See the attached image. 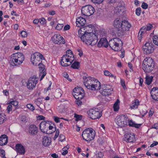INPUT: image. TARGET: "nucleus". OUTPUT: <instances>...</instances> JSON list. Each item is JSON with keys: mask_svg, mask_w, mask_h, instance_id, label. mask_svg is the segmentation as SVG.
<instances>
[{"mask_svg": "<svg viewBox=\"0 0 158 158\" xmlns=\"http://www.w3.org/2000/svg\"><path fill=\"white\" fill-rule=\"evenodd\" d=\"M5 116H6V115H3L0 114V124L3 123L5 120L6 119V118Z\"/></svg>", "mask_w": 158, "mask_h": 158, "instance_id": "nucleus-43", "label": "nucleus"}, {"mask_svg": "<svg viewBox=\"0 0 158 158\" xmlns=\"http://www.w3.org/2000/svg\"><path fill=\"white\" fill-rule=\"evenodd\" d=\"M42 142L43 145L44 146H48L51 142V139L45 136L42 139Z\"/></svg>", "mask_w": 158, "mask_h": 158, "instance_id": "nucleus-25", "label": "nucleus"}, {"mask_svg": "<svg viewBox=\"0 0 158 158\" xmlns=\"http://www.w3.org/2000/svg\"><path fill=\"white\" fill-rule=\"evenodd\" d=\"M81 11L82 14L84 15L89 16L94 13L95 10L92 6L88 5L82 7Z\"/></svg>", "mask_w": 158, "mask_h": 158, "instance_id": "nucleus-8", "label": "nucleus"}, {"mask_svg": "<svg viewBox=\"0 0 158 158\" xmlns=\"http://www.w3.org/2000/svg\"><path fill=\"white\" fill-rule=\"evenodd\" d=\"M51 40L54 43L56 44H64L65 43L63 38L59 34H55L52 37Z\"/></svg>", "mask_w": 158, "mask_h": 158, "instance_id": "nucleus-12", "label": "nucleus"}, {"mask_svg": "<svg viewBox=\"0 0 158 158\" xmlns=\"http://www.w3.org/2000/svg\"><path fill=\"white\" fill-rule=\"evenodd\" d=\"M17 152L20 154H24L25 153V149L24 147L20 144H17L15 146Z\"/></svg>", "mask_w": 158, "mask_h": 158, "instance_id": "nucleus-23", "label": "nucleus"}, {"mask_svg": "<svg viewBox=\"0 0 158 158\" xmlns=\"http://www.w3.org/2000/svg\"><path fill=\"white\" fill-rule=\"evenodd\" d=\"M108 42L105 38H101L98 44V46L99 47H104L107 48L108 47Z\"/></svg>", "mask_w": 158, "mask_h": 158, "instance_id": "nucleus-20", "label": "nucleus"}, {"mask_svg": "<svg viewBox=\"0 0 158 158\" xmlns=\"http://www.w3.org/2000/svg\"><path fill=\"white\" fill-rule=\"evenodd\" d=\"M141 11V9L140 7L137 8L135 11L136 14L137 16H139L140 15V13Z\"/></svg>", "mask_w": 158, "mask_h": 158, "instance_id": "nucleus-46", "label": "nucleus"}, {"mask_svg": "<svg viewBox=\"0 0 158 158\" xmlns=\"http://www.w3.org/2000/svg\"><path fill=\"white\" fill-rule=\"evenodd\" d=\"M120 83H121V85L123 87V89H126V86L125 84V81L123 79H120Z\"/></svg>", "mask_w": 158, "mask_h": 158, "instance_id": "nucleus-47", "label": "nucleus"}, {"mask_svg": "<svg viewBox=\"0 0 158 158\" xmlns=\"http://www.w3.org/2000/svg\"><path fill=\"white\" fill-rule=\"evenodd\" d=\"M8 142V137L6 135H3L0 137V145H6Z\"/></svg>", "mask_w": 158, "mask_h": 158, "instance_id": "nucleus-26", "label": "nucleus"}, {"mask_svg": "<svg viewBox=\"0 0 158 158\" xmlns=\"http://www.w3.org/2000/svg\"><path fill=\"white\" fill-rule=\"evenodd\" d=\"M40 23L43 24H45L46 23V21L44 18H42L40 19Z\"/></svg>", "mask_w": 158, "mask_h": 158, "instance_id": "nucleus-57", "label": "nucleus"}, {"mask_svg": "<svg viewBox=\"0 0 158 158\" xmlns=\"http://www.w3.org/2000/svg\"><path fill=\"white\" fill-rule=\"evenodd\" d=\"M129 120L127 115L121 114L116 116L115 121L118 126L122 127L127 125Z\"/></svg>", "mask_w": 158, "mask_h": 158, "instance_id": "nucleus-4", "label": "nucleus"}, {"mask_svg": "<svg viewBox=\"0 0 158 158\" xmlns=\"http://www.w3.org/2000/svg\"><path fill=\"white\" fill-rule=\"evenodd\" d=\"M120 101L118 99H117L113 105V108L114 110L115 111H117L119 109V104Z\"/></svg>", "mask_w": 158, "mask_h": 158, "instance_id": "nucleus-36", "label": "nucleus"}, {"mask_svg": "<svg viewBox=\"0 0 158 158\" xmlns=\"http://www.w3.org/2000/svg\"><path fill=\"white\" fill-rule=\"evenodd\" d=\"M135 135L133 133H126L124 135L123 140L128 142H133L135 140Z\"/></svg>", "mask_w": 158, "mask_h": 158, "instance_id": "nucleus-15", "label": "nucleus"}, {"mask_svg": "<svg viewBox=\"0 0 158 158\" xmlns=\"http://www.w3.org/2000/svg\"><path fill=\"white\" fill-rule=\"evenodd\" d=\"M64 56H66L67 58H68L69 59V61H73L74 59V56H72V55H69L68 54H66Z\"/></svg>", "mask_w": 158, "mask_h": 158, "instance_id": "nucleus-51", "label": "nucleus"}, {"mask_svg": "<svg viewBox=\"0 0 158 158\" xmlns=\"http://www.w3.org/2000/svg\"><path fill=\"white\" fill-rule=\"evenodd\" d=\"M121 29H123L125 31H128L131 27V25L130 23L127 21H123L122 22Z\"/></svg>", "mask_w": 158, "mask_h": 158, "instance_id": "nucleus-24", "label": "nucleus"}, {"mask_svg": "<svg viewBox=\"0 0 158 158\" xmlns=\"http://www.w3.org/2000/svg\"><path fill=\"white\" fill-rule=\"evenodd\" d=\"M12 106L11 105L9 104L8 105L7 108V113H9L12 110Z\"/></svg>", "mask_w": 158, "mask_h": 158, "instance_id": "nucleus-56", "label": "nucleus"}, {"mask_svg": "<svg viewBox=\"0 0 158 158\" xmlns=\"http://www.w3.org/2000/svg\"><path fill=\"white\" fill-rule=\"evenodd\" d=\"M67 57V56H66L64 55L61 58V60L60 61V64L62 66L64 67H67L68 66H69L71 64V61H70V62H69V64L68 63H65V62H69V59Z\"/></svg>", "mask_w": 158, "mask_h": 158, "instance_id": "nucleus-22", "label": "nucleus"}, {"mask_svg": "<svg viewBox=\"0 0 158 158\" xmlns=\"http://www.w3.org/2000/svg\"><path fill=\"white\" fill-rule=\"evenodd\" d=\"M144 33H141L139 32V33L138 34V38L139 40L140 41L142 39V34Z\"/></svg>", "mask_w": 158, "mask_h": 158, "instance_id": "nucleus-62", "label": "nucleus"}, {"mask_svg": "<svg viewBox=\"0 0 158 158\" xmlns=\"http://www.w3.org/2000/svg\"><path fill=\"white\" fill-rule=\"evenodd\" d=\"M95 135V131L91 128L85 129L83 131L82 134L83 139L86 141H90L93 140Z\"/></svg>", "mask_w": 158, "mask_h": 158, "instance_id": "nucleus-2", "label": "nucleus"}, {"mask_svg": "<svg viewBox=\"0 0 158 158\" xmlns=\"http://www.w3.org/2000/svg\"><path fill=\"white\" fill-rule=\"evenodd\" d=\"M48 121H43L40 124V127L42 132L48 134V130L49 126Z\"/></svg>", "mask_w": 158, "mask_h": 158, "instance_id": "nucleus-14", "label": "nucleus"}, {"mask_svg": "<svg viewBox=\"0 0 158 158\" xmlns=\"http://www.w3.org/2000/svg\"><path fill=\"white\" fill-rule=\"evenodd\" d=\"M153 41L154 43L156 45L158 46V36L155 35L153 36Z\"/></svg>", "mask_w": 158, "mask_h": 158, "instance_id": "nucleus-41", "label": "nucleus"}, {"mask_svg": "<svg viewBox=\"0 0 158 158\" xmlns=\"http://www.w3.org/2000/svg\"><path fill=\"white\" fill-rule=\"evenodd\" d=\"M84 40L83 39V42L89 45L94 46L98 42V39L97 36L95 33H90L87 34Z\"/></svg>", "mask_w": 158, "mask_h": 158, "instance_id": "nucleus-3", "label": "nucleus"}, {"mask_svg": "<svg viewBox=\"0 0 158 158\" xmlns=\"http://www.w3.org/2000/svg\"><path fill=\"white\" fill-rule=\"evenodd\" d=\"M83 79L84 80L83 83L85 87L88 89H90L91 85L95 81L94 78L85 76L83 77Z\"/></svg>", "mask_w": 158, "mask_h": 158, "instance_id": "nucleus-11", "label": "nucleus"}, {"mask_svg": "<svg viewBox=\"0 0 158 158\" xmlns=\"http://www.w3.org/2000/svg\"><path fill=\"white\" fill-rule=\"evenodd\" d=\"M153 79L152 76H146V83L148 85H149L151 83Z\"/></svg>", "mask_w": 158, "mask_h": 158, "instance_id": "nucleus-37", "label": "nucleus"}, {"mask_svg": "<svg viewBox=\"0 0 158 158\" xmlns=\"http://www.w3.org/2000/svg\"><path fill=\"white\" fill-rule=\"evenodd\" d=\"M38 79L35 76L30 77L27 83V87L29 90H32L34 88L37 84Z\"/></svg>", "mask_w": 158, "mask_h": 158, "instance_id": "nucleus-10", "label": "nucleus"}, {"mask_svg": "<svg viewBox=\"0 0 158 158\" xmlns=\"http://www.w3.org/2000/svg\"><path fill=\"white\" fill-rule=\"evenodd\" d=\"M154 45L151 42H147L143 47V53L145 54H150L154 51Z\"/></svg>", "mask_w": 158, "mask_h": 158, "instance_id": "nucleus-9", "label": "nucleus"}, {"mask_svg": "<svg viewBox=\"0 0 158 158\" xmlns=\"http://www.w3.org/2000/svg\"><path fill=\"white\" fill-rule=\"evenodd\" d=\"M141 114H142V116L143 117L147 113L148 111L145 110H142L140 111Z\"/></svg>", "mask_w": 158, "mask_h": 158, "instance_id": "nucleus-61", "label": "nucleus"}, {"mask_svg": "<svg viewBox=\"0 0 158 158\" xmlns=\"http://www.w3.org/2000/svg\"><path fill=\"white\" fill-rule=\"evenodd\" d=\"M9 104H11V105H13L14 106H16L18 105V102L16 101H10Z\"/></svg>", "mask_w": 158, "mask_h": 158, "instance_id": "nucleus-50", "label": "nucleus"}, {"mask_svg": "<svg viewBox=\"0 0 158 158\" xmlns=\"http://www.w3.org/2000/svg\"><path fill=\"white\" fill-rule=\"evenodd\" d=\"M41 73L42 74V75L40 77V81H41L46 75V73L45 72V70H43V72H41Z\"/></svg>", "mask_w": 158, "mask_h": 158, "instance_id": "nucleus-59", "label": "nucleus"}, {"mask_svg": "<svg viewBox=\"0 0 158 158\" xmlns=\"http://www.w3.org/2000/svg\"><path fill=\"white\" fill-rule=\"evenodd\" d=\"M63 77L67 79L69 81H72V80L70 78H69V75L66 72H64L63 73Z\"/></svg>", "mask_w": 158, "mask_h": 158, "instance_id": "nucleus-53", "label": "nucleus"}, {"mask_svg": "<svg viewBox=\"0 0 158 158\" xmlns=\"http://www.w3.org/2000/svg\"><path fill=\"white\" fill-rule=\"evenodd\" d=\"M41 102L42 100L40 98H38L35 100V102L37 106L40 105L41 103Z\"/></svg>", "mask_w": 158, "mask_h": 158, "instance_id": "nucleus-52", "label": "nucleus"}, {"mask_svg": "<svg viewBox=\"0 0 158 158\" xmlns=\"http://www.w3.org/2000/svg\"><path fill=\"white\" fill-rule=\"evenodd\" d=\"M139 105V101L138 99H136L135 102L133 103L130 106V108L131 109H136L138 108Z\"/></svg>", "mask_w": 158, "mask_h": 158, "instance_id": "nucleus-35", "label": "nucleus"}, {"mask_svg": "<svg viewBox=\"0 0 158 158\" xmlns=\"http://www.w3.org/2000/svg\"><path fill=\"white\" fill-rule=\"evenodd\" d=\"M152 25L151 24H149L148 26H145L143 27L139 30V33H145L147 31H149L151 29L152 27Z\"/></svg>", "mask_w": 158, "mask_h": 158, "instance_id": "nucleus-29", "label": "nucleus"}, {"mask_svg": "<svg viewBox=\"0 0 158 158\" xmlns=\"http://www.w3.org/2000/svg\"><path fill=\"white\" fill-rule=\"evenodd\" d=\"M142 66L145 72L150 73L154 69L155 62L151 58H146L143 62Z\"/></svg>", "mask_w": 158, "mask_h": 158, "instance_id": "nucleus-1", "label": "nucleus"}, {"mask_svg": "<svg viewBox=\"0 0 158 158\" xmlns=\"http://www.w3.org/2000/svg\"><path fill=\"white\" fill-rule=\"evenodd\" d=\"M83 28L84 30H85V33H86L87 34L94 33L93 32V30L94 29V27L91 25L85 26L83 27Z\"/></svg>", "mask_w": 158, "mask_h": 158, "instance_id": "nucleus-27", "label": "nucleus"}, {"mask_svg": "<svg viewBox=\"0 0 158 158\" xmlns=\"http://www.w3.org/2000/svg\"><path fill=\"white\" fill-rule=\"evenodd\" d=\"M65 139L64 136L63 134H60V135L59 141L62 142Z\"/></svg>", "mask_w": 158, "mask_h": 158, "instance_id": "nucleus-60", "label": "nucleus"}, {"mask_svg": "<svg viewBox=\"0 0 158 158\" xmlns=\"http://www.w3.org/2000/svg\"><path fill=\"white\" fill-rule=\"evenodd\" d=\"M38 127L35 125L31 124L29 126L28 128V132L31 135H36L38 132Z\"/></svg>", "mask_w": 158, "mask_h": 158, "instance_id": "nucleus-16", "label": "nucleus"}, {"mask_svg": "<svg viewBox=\"0 0 158 158\" xmlns=\"http://www.w3.org/2000/svg\"><path fill=\"white\" fill-rule=\"evenodd\" d=\"M87 113L89 117L92 119L99 118L102 116L100 110L98 108L90 109Z\"/></svg>", "mask_w": 158, "mask_h": 158, "instance_id": "nucleus-7", "label": "nucleus"}, {"mask_svg": "<svg viewBox=\"0 0 158 158\" xmlns=\"http://www.w3.org/2000/svg\"><path fill=\"white\" fill-rule=\"evenodd\" d=\"M63 26L64 25L63 24H58L57 25L56 28L58 30H60L62 29Z\"/></svg>", "mask_w": 158, "mask_h": 158, "instance_id": "nucleus-48", "label": "nucleus"}, {"mask_svg": "<svg viewBox=\"0 0 158 158\" xmlns=\"http://www.w3.org/2000/svg\"><path fill=\"white\" fill-rule=\"evenodd\" d=\"M104 74L106 76H108L112 77H114L115 79L116 78V76H114L113 74H111L109 71L108 70H105L104 71Z\"/></svg>", "mask_w": 158, "mask_h": 158, "instance_id": "nucleus-39", "label": "nucleus"}, {"mask_svg": "<svg viewBox=\"0 0 158 158\" xmlns=\"http://www.w3.org/2000/svg\"><path fill=\"white\" fill-rule=\"evenodd\" d=\"M86 21L85 19L82 17H80L76 19V27H81L83 26L86 23Z\"/></svg>", "mask_w": 158, "mask_h": 158, "instance_id": "nucleus-18", "label": "nucleus"}, {"mask_svg": "<svg viewBox=\"0 0 158 158\" xmlns=\"http://www.w3.org/2000/svg\"><path fill=\"white\" fill-rule=\"evenodd\" d=\"M84 91L83 89L81 87L75 88L73 90V95L74 97V96L78 95L80 93H81V92H84Z\"/></svg>", "mask_w": 158, "mask_h": 158, "instance_id": "nucleus-30", "label": "nucleus"}, {"mask_svg": "<svg viewBox=\"0 0 158 158\" xmlns=\"http://www.w3.org/2000/svg\"><path fill=\"white\" fill-rule=\"evenodd\" d=\"M109 45L111 48L115 51L120 50L119 45H123L122 41L119 38H114L110 40Z\"/></svg>", "mask_w": 158, "mask_h": 158, "instance_id": "nucleus-5", "label": "nucleus"}, {"mask_svg": "<svg viewBox=\"0 0 158 158\" xmlns=\"http://www.w3.org/2000/svg\"><path fill=\"white\" fill-rule=\"evenodd\" d=\"M142 7L144 9H146L148 8V5L146 3L143 2L142 4Z\"/></svg>", "mask_w": 158, "mask_h": 158, "instance_id": "nucleus-58", "label": "nucleus"}, {"mask_svg": "<svg viewBox=\"0 0 158 158\" xmlns=\"http://www.w3.org/2000/svg\"><path fill=\"white\" fill-rule=\"evenodd\" d=\"M74 117L76 118L77 121L81 120L82 118V116L81 115H78L76 114H74Z\"/></svg>", "mask_w": 158, "mask_h": 158, "instance_id": "nucleus-45", "label": "nucleus"}, {"mask_svg": "<svg viewBox=\"0 0 158 158\" xmlns=\"http://www.w3.org/2000/svg\"><path fill=\"white\" fill-rule=\"evenodd\" d=\"M84 95V92H82L81 93H80L78 95L74 96V97L76 99L81 100L83 98Z\"/></svg>", "mask_w": 158, "mask_h": 158, "instance_id": "nucleus-40", "label": "nucleus"}, {"mask_svg": "<svg viewBox=\"0 0 158 158\" xmlns=\"http://www.w3.org/2000/svg\"><path fill=\"white\" fill-rule=\"evenodd\" d=\"M13 56L18 58L19 60V63L21 64L24 60V56L23 54L21 52H17L13 54Z\"/></svg>", "mask_w": 158, "mask_h": 158, "instance_id": "nucleus-21", "label": "nucleus"}, {"mask_svg": "<svg viewBox=\"0 0 158 158\" xmlns=\"http://www.w3.org/2000/svg\"><path fill=\"white\" fill-rule=\"evenodd\" d=\"M11 61L12 64L13 66H18L21 64L19 62V60L18 58L16 57L12 58Z\"/></svg>", "mask_w": 158, "mask_h": 158, "instance_id": "nucleus-33", "label": "nucleus"}, {"mask_svg": "<svg viewBox=\"0 0 158 158\" xmlns=\"http://www.w3.org/2000/svg\"><path fill=\"white\" fill-rule=\"evenodd\" d=\"M102 87L103 91L102 92V95L108 96L111 94L113 89L110 85H102Z\"/></svg>", "mask_w": 158, "mask_h": 158, "instance_id": "nucleus-13", "label": "nucleus"}, {"mask_svg": "<svg viewBox=\"0 0 158 158\" xmlns=\"http://www.w3.org/2000/svg\"><path fill=\"white\" fill-rule=\"evenodd\" d=\"M129 125L130 127H135L136 128H139L141 125V124H136L132 121V120L129 121Z\"/></svg>", "mask_w": 158, "mask_h": 158, "instance_id": "nucleus-34", "label": "nucleus"}, {"mask_svg": "<svg viewBox=\"0 0 158 158\" xmlns=\"http://www.w3.org/2000/svg\"><path fill=\"white\" fill-rule=\"evenodd\" d=\"M101 87V83L95 79L94 82L91 86L90 87V89L92 90H100Z\"/></svg>", "mask_w": 158, "mask_h": 158, "instance_id": "nucleus-19", "label": "nucleus"}, {"mask_svg": "<svg viewBox=\"0 0 158 158\" xmlns=\"http://www.w3.org/2000/svg\"><path fill=\"white\" fill-rule=\"evenodd\" d=\"M158 144V142L156 141H153V143L150 146V147H153L155 146H156Z\"/></svg>", "mask_w": 158, "mask_h": 158, "instance_id": "nucleus-63", "label": "nucleus"}, {"mask_svg": "<svg viewBox=\"0 0 158 158\" xmlns=\"http://www.w3.org/2000/svg\"><path fill=\"white\" fill-rule=\"evenodd\" d=\"M122 28H120L117 29L116 32L117 35L118 37H122L124 36L125 34V31L123 30V29H121Z\"/></svg>", "mask_w": 158, "mask_h": 158, "instance_id": "nucleus-32", "label": "nucleus"}, {"mask_svg": "<svg viewBox=\"0 0 158 158\" xmlns=\"http://www.w3.org/2000/svg\"><path fill=\"white\" fill-rule=\"evenodd\" d=\"M71 67L73 69H78L80 67V63L78 62H74L72 64Z\"/></svg>", "mask_w": 158, "mask_h": 158, "instance_id": "nucleus-38", "label": "nucleus"}, {"mask_svg": "<svg viewBox=\"0 0 158 158\" xmlns=\"http://www.w3.org/2000/svg\"><path fill=\"white\" fill-rule=\"evenodd\" d=\"M122 21L121 19H116L114 22V27L117 29L121 28Z\"/></svg>", "mask_w": 158, "mask_h": 158, "instance_id": "nucleus-31", "label": "nucleus"}, {"mask_svg": "<svg viewBox=\"0 0 158 158\" xmlns=\"http://www.w3.org/2000/svg\"><path fill=\"white\" fill-rule=\"evenodd\" d=\"M82 29H84L83 27V28H81V27L78 30V36L80 38L81 40L83 41V39L84 40L85 37V36H86V35L87 34L85 32V31H82L81 30Z\"/></svg>", "mask_w": 158, "mask_h": 158, "instance_id": "nucleus-28", "label": "nucleus"}, {"mask_svg": "<svg viewBox=\"0 0 158 158\" xmlns=\"http://www.w3.org/2000/svg\"><path fill=\"white\" fill-rule=\"evenodd\" d=\"M38 65L39 66V68L40 71H41V72H42L43 70H45L44 68V65L42 63V61H41L38 64Z\"/></svg>", "mask_w": 158, "mask_h": 158, "instance_id": "nucleus-42", "label": "nucleus"}, {"mask_svg": "<svg viewBox=\"0 0 158 158\" xmlns=\"http://www.w3.org/2000/svg\"><path fill=\"white\" fill-rule=\"evenodd\" d=\"M60 90L59 89H57L56 90V97H57V98L59 97H60L61 96V93L60 92Z\"/></svg>", "mask_w": 158, "mask_h": 158, "instance_id": "nucleus-55", "label": "nucleus"}, {"mask_svg": "<svg viewBox=\"0 0 158 158\" xmlns=\"http://www.w3.org/2000/svg\"><path fill=\"white\" fill-rule=\"evenodd\" d=\"M70 28V26L69 25H65L64 28V30L66 31L69 30Z\"/></svg>", "mask_w": 158, "mask_h": 158, "instance_id": "nucleus-64", "label": "nucleus"}, {"mask_svg": "<svg viewBox=\"0 0 158 158\" xmlns=\"http://www.w3.org/2000/svg\"><path fill=\"white\" fill-rule=\"evenodd\" d=\"M20 34L22 37H26L27 36V33L24 31H22L20 32Z\"/></svg>", "mask_w": 158, "mask_h": 158, "instance_id": "nucleus-54", "label": "nucleus"}, {"mask_svg": "<svg viewBox=\"0 0 158 158\" xmlns=\"http://www.w3.org/2000/svg\"><path fill=\"white\" fill-rule=\"evenodd\" d=\"M44 59L43 55L39 52H35L31 55V60L33 65L37 66L41 61V60Z\"/></svg>", "mask_w": 158, "mask_h": 158, "instance_id": "nucleus-6", "label": "nucleus"}, {"mask_svg": "<svg viewBox=\"0 0 158 158\" xmlns=\"http://www.w3.org/2000/svg\"><path fill=\"white\" fill-rule=\"evenodd\" d=\"M27 107L31 111L35 110V107L31 104H28L27 105Z\"/></svg>", "mask_w": 158, "mask_h": 158, "instance_id": "nucleus-44", "label": "nucleus"}, {"mask_svg": "<svg viewBox=\"0 0 158 158\" xmlns=\"http://www.w3.org/2000/svg\"><path fill=\"white\" fill-rule=\"evenodd\" d=\"M151 96L154 100L158 101V88L153 87L150 92Z\"/></svg>", "mask_w": 158, "mask_h": 158, "instance_id": "nucleus-17", "label": "nucleus"}, {"mask_svg": "<svg viewBox=\"0 0 158 158\" xmlns=\"http://www.w3.org/2000/svg\"><path fill=\"white\" fill-rule=\"evenodd\" d=\"M91 1L94 3L99 4L101 3L104 0H91Z\"/></svg>", "mask_w": 158, "mask_h": 158, "instance_id": "nucleus-49", "label": "nucleus"}]
</instances>
